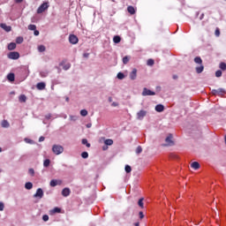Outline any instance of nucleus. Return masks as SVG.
I'll list each match as a JSON object with an SVG mask.
<instances>
[{"label": "nucleus", "instance_id": "7", "mask_svg": "<svg viewBox=\"0 0 226 226\" xmlns=\"http://www.w3.org/2000/svg\"><path fill=\"white\" fill-rule=\"evenodd\" d=\"M172 139V134H169L168 137L165 139L166 144L164 146H174V140Z\"/></svg>", "mask_w": 226, "mask_h": 226}, {"label": "nucleus", "instance_id": "18", "mask_svg": "<svg viewBox=\"0 0 226 226\" xmlns=\"http://www.w3.org/2000/svg\"><path fill=\"white\" fill-rule=\"evenodd\" d=\"M45 83L44 82H39L37 85H36V87L37 89H39V91H43V89H45Z\"/></svg>", "mask_w": 226, "mask_h": 226}, {"label": "nucleus", "instance_id": "5", "mask_svg": "<svg viewBox=\"0 0 226 226\" xmlns=\"http://www.w3.org/2000/svg\"><path fill=\"white\" fill-rule=\"evenodd\" d=\"M154 94H156V93H154V91H151L150 89L147 88H143V92H142V96H154Z\"/></svg>", "mask_w": 226, "mask_h": 226}, {"label": "nucleus", "instance_id": "47", "mask_svg": "<svg viewBox=\"0 0 226 226\" xmlns=\"http://www.w3.org/2000/svg\"><path fill=\"white\" fill-rule=\"evenodd\" d=\"M34 36H38L40 34V31L38 30H34Z\"/></svg>", "mask_w": 226, "mask_h": 226}, {"label": "nucleus", "instance_id": "49", "mask_svg": "<svg viewBox=\"0 0 226 226\" xmlns=\"http://www.w3.org/2000/svg\"><path fill=\"white\" fill-rule=\"evenodd\" d=\"M43 140H45V137L41 136V137L39 138V142H43Z\"/></svg>", "mask_w": 226, "mask_h": 226}, {"label": "nucleus", "instance_id": "4", "mask_svg": "<svg viewBox=\"0 0 226 226\" xmlns=\"http://www.w3.org/2000/svg\"><path fill=\"white\" fill-rule=\"evenodd\" d=\"M8 59L17 60L20 57V54L17 51H11L7 55Z\"/></svg>", "mask_w": 226, "mask_h": 226}, {"label": "nucleus", "instance_id": "16", "mask_svg": "<svg viewBox=\"0 0 226 226\" xmlns=\"http://www.w3.org/2000/svg\"><path fill=\"white\" fill-rule=\"evenodd\" d=\"M156 112H163L165 110V107L162 104H157L155 106Z\"/></svg>", "mask_w": 226, "mask_h": 226}, {"label": "nucleus", "instance_id": "26", "mask_svg": "<svg viewBox=\"0 0 226 226\" xmlns=\"http://www.w3.org/2000/svg\"><path fill=\"white\" fill-rule=\"evenodd\" d=\"M2 126H3V128H9L10 127V123H8L7 120H3L2 121Z\"/></svg>", "mask_w": 226, "mask_h": 226}, {"label": "nucleus", "instance_id": "14", "mask_svg": "<svg viewBox=\"0 0 226 226\" xmlns=\"http://www.w3.org/2000/svg\"><path fill=\"white\" fill-rule=\"evenodd\" d=\"M192 169H193L194 170H199V169H200V164L198 162H193L191 164Z\"/></svg>", "mask_w": 226, "mask_h": 226}, {"label": "nucleus", "instance_id": "57", "mask_svg": "<svg viewBox=\"0 0 226 226\" xmlns=\"http://www.w3.org/2000/svg\"><path fill=\"white\" fill-rule=\"evenodd\" d=\"M173 79L176 80V79H177V75H173Z\"/></svg>", "mask_w": 226, "mask_h": 226}, {"label": "nucleus", "instance_id": "58", "mask_svg": "<svg viewBox=\"0 0 226 226\" xmlns=\"http://www.w3.org/2000/svg\"><path fill=\"white\" fill-rule=\"evenodd\" d=\"M102 149L103 151H105L107 149V147H103Z\"/></svg>", "mask_w": 226, "mask_h": 226}, {"label": "nucleus", "instance_id": "11", "mask_svg": "<svg viewBox=\"0 0 226 226\" xmlns=\"http://www.w3.org/2000/svg\"><path fill=\"white\" fill-rule=\"evenodd\" d=\"M34 197H39V199H43V190L41 188L37 189L36 193Z\"/></svg>", "mask_w": 226, "mask_h": 226}, {"label": "nucleus", "instance_id": "13", "mask_svg": "<svg viewBox=\"0 0 226 226\" xmlns=\"http://www.w3.org/2000/svg\"><path fill=\"white\" fill-rule=\"evenodd\" d=\"M63 181L61 180H56V179H52L49 183L50 186H57V185H62Z\"/></svg>", "mask_w": 226, "mask_h": 226}, {"label": "nucleus", "instance_id": "35", "mask_svg": "<svg viewBox=\"0 0 226 226\" xmlns=\"http://www.w3.org/2000/svg\"><path fill=\"white\" fill-rule=\"evenodd\" d=\"M81 157L84 159L89 158V154L87 152H83L81 153Z\"/></svg>", "mask_w": 226, "mask_h": 226}, {"label": "nucleus", "instance_id": "27", "mask_svg": "<svg viewBox=\"0 0 226 226\" xmlns=\"http://www.w3.org/2000/svg\"><path fill=\"white\" fill-rule=\"evenodd\" d=\"M81 142H82L83 146H87V147H91V144L89 142H87V139H83Z\"/></svg>", "mask_w": 226, "mask_h": 226}, {"label": "nucleus", "instance_id": "48", "mask_svg": "<svg viewBox=\"0 0 226 226\" xmlns=\"http://www.w3.org/2000/svg\"><path fill=\"white\" fill-rule=\"evenodd\" d=\"M118 106H119V103H117V102L111 103V107H118Z\"/></svg>", "mask_w": 226, "mask_h": 226}, {"label": "nucleus", "instance_id": "20", "mask_svg": "<svg viewBox=\"0 0 226 226\" xmlns=\"http://www.w3.org/2000/svg\"><path fill=\"white\" fill-rule=\"evenodd\" d=\"M8 50H15L17 49V44L15 42H11L8 44Z\"/></svg>", "mask_w": 226, "mask_h": 226}, {"label": "nucleus", "instance_id": "30", "mask_svg": "<svg viewBox=\"0 0 226 226\" xmlns=\"http://www.w3.org/2000/svg\"><path fill=\"white\" fill-rule=\"evenodd\" d=\"M38 50H39V52H45V50H47V49L45 48L44 45H40V46H38Z\"/></svg>", "mask_w": 226, "mask_h": 226}, {"label": "nucleus", "instance_id": "55", "mask_svg": "<svg viewBox=\"0 0 226 226\" xmlns=\"http://www.w3.org/2000/svg\"><path fill=\"white\" fill-rule=\"evenodd\" d=\"M91 126H92L91 124H87V128H91Z\"/></svg>", "mask_w": 226, "mask_h": 226}, {"label": "nucleus", "instance_id": "37", "mask_svg": "<svg viewBox=\"0 0 226 226\" xmlns=\"http://www.w3.org/2000/svg\"><path fill=\"white\" fill-rule=\"evenodd\" d=\"M125 172H127V174L132 172V167L130 165H125Z\"/></svg>", "mask_w": 226, "mask_h": 226}, {"label": "nucleus", "instance_id": "33", "mask_svg": "<svg viewBox=\"0 0 226 226\" xmlns=\"http://www.w3.org/2000/svg\"><path fill=\"white\" fill-rule=\"evenodd\" d=\"M117 77L119 80H123V79H124V74L123 72H118Z\"/></svg>", "mask_w": 226, "mask_h": 226}, {"label": "nucleus", "instance_id": "34", "mask_svg": "<svg viewBox=\"0 0 226 226\" xmlns=\"http://www.w3.org/2000/svg\"><path fill=\"white\" fill-rule=\"evenodd\" d=\"M80 116H82L83 117H86V116H87V111L86 109H81Z\"/></svg>", "mask_w": 226, "mask_h": 226}, {"label": "nucleus", "instance_id": "23", "mask_svg": "<svg viewBox=\"0 0 226 226\" xmlns=\"http://www.w3.org/2000/svg\"><path fill=\"white\" fill-rule=\"evenodd\" d=\"M25 188H26V190H32V189H33V183H31V182L26 183V184H25Z\"/></svg>", "mask_w": 226, "mask_h": 226}, {"label": "nucleus", "instance_id": "52", "mask_svg": "<svg viewBox=\"0 0 226 226\" xmlns=\"http://www.w3.org/2000/svg\"><path fill=\"white\" fill-rule=\"evenodd\" d=\"M50 117H52V115L50 114L46 115V119H50Z\"/></svg>", "mask_w": 226, "mask_h": 226}, {"label": "nucleus", "instance_id": "59", "mask_svg": "<svg viewBox=\"0 0 226 226\" xmlns=\"http://www.w3.org/2000/svg\"><path fill=\"white\" fill-rule=\"evenodd\" d=\"M134 226H139V222H136V223L134 224Z\"/></svg>", "mask_w": 226, "mask_h": 226}, {"label": "nucleus", "instance_id": "56", "mask_svg": "<svg viewBox=\"0 0 226 226\" xmlns=\"http://www.w3.org/2000/svg\"><path fill=\"white\" fill-rule=\"evenodd\" d=\"M200 20H202V19H204V13L203 14H201V16H200Z\"/></svg>", "mask_w": 226, "mask_h": 226}, {"label": "nucleus", "instance_id": "10", "mask_svg": "<svg viewBox=\"0 0 226 226\" xmlns=\"http://www.w3.org/2000/svg\"><path fill=\"white\" fill-rule=\"evenodd\" d=\"M70 193H72V191L68 187L64 188L62 191L63 197H69Z\"/></svg>", "mask_w": 226, "mask_h": 226}, {"label": "nucleus", "instance_id": "32", "mask_svg": "<svg viewBox=\"0 0 226 226\" xmlns=\"http://www.w3.org/2000/svg\"><path fill=\"white\" fill-rule=\"evenodd\" d=\"M147 66H153L154 64V60L153 59H148L147 62Z\"/></svg>", "mask_w": 226, "mask_h": 226}, {"label": "nucleus", "instance_id": "29", "mask_svg": "<svg viewBox=\"0 0 226 226\" xmlns=\"http://www.w3.org/2000/svg\"><path fill=\"white\" fill-rule=\"evenodd\" d=\"M24 42V37H17L16 38V43L20 44Z\"/></svg>", "mask_w": 226, "mask_h": 226}, {"label": "nucleus", "instance_id": "24", "mask_svg": "<svg viewBox=\"0 0 226 226\" xmlns=\"http://www.w3.org/2000/svg\"><path fill=\"white\" fill-rule=\"evenodd\" d=\"M130 56H124L123 57V64H128V63H130Z\"/></svg>", "mask_w": 226, "mask_h": 226}, {"label": "nucleus", "instance_id": "3", "mask_svg": "<svg viewBox=\"0 0 226 226\" xmlns=\"http://www.w3.org/2000/svg\"><path fill=\"white\" fill-rule=\"evenodd\" d=\"M49 3L48 2H44L42 4H41L39 6V8L37 9V13H43V11H45L46 10H49Z\"/></svg>", "mask_w": 226, "mask_h": 226}, {"label": "nucleus", "instance_id": "9", "mask_svg": "<svg viewBox=\"0 0 226 226\" xmlns=\"http://www.w3.org/2000/svg\"><path fill=\"white\" fill-rule=\"evenodd\" d=\"M127 11H128V13H130V15H135V13H137V8H135L132 5H129L127 7Z\"/></svg>", "mask_w": 226, "mask_h": 226}, {"label": "nucleus", "instance_id": "22", "mask_svg": "<svg viewBox=\"0 0 226 226\" xmlns=\"http://www.w3.org/2000/svg\"><path fill=\"white\" fill-rule=\"evenodd\" d=\"M114 43H120L121 42V37L119 35H116L113 37Z\"/></svg>", "mask_w": 226, "mask_h": 226}, {"label": "nucleus", "instance_id": "54", "mask_svg": "<svg viewBox=\"0 0 226 226\" xmlns=\"http://www.w3.org/2000/svg\"><path fill=\"white\" fill-rule=\"evenodd\" d=\"M108 101L109 102V103H111V102H112V97H109Z\"/></svg>", "mask_w": 226, "mask_h": 226}, {"label": "nucleus", "instance_id": "21", "mask_svg": "<svg viewBox=\"0 0 226 226\" xmlns=\"http://www.w3.org/2000/svg\"><path fill=\"white\" fill-rule=\"evenodd\" d=\"M7 79L10 81V82H14L15 81V74L14 73H9L7 75Z\"/></svg>", "mask_w": 226, "mask_h": 226}, {"label": "nucleus", "instance_id": "39", "mask_svg": "<svg viewBox=\"0 0 226 226\" xmlns=\"http://www.w3.org/2000/svg\"><path fill=\"white\" fill-rule=\"evenodd\" d=\"M140 153H142V147L139 146V147L136 148V154H140Z\"/></svg>", "mask_w": 226, "mask_h": 226}, {"label": "nucleus", "instance_id": "60", "mask_svg": "<svg viewBox=\"0 0 226 226\" xmlns=\"http://www.w3.org/2000/svg\"><path fill=\"white\" fill-rule=\"evenodd\" d=\"M2 151H3V148L0 147V153H2Z\"/></svg>", "mask_w": 226, "mask_h": 226}, {"label": "nucleus", "instance_id": "61", "mask_svg": "<svg viewBox=\"0 0 226 226\" xmlns=\"http://www.w3.org/2000/svg\"><path fill=\"white\" fill-rule=\"evenodd\" d=\"M68 100H69V99H68V98H66V102H68Z\"/></svg>", "mask_w": 226, "mask_h": 226}, {"label": "nucleus", "instance_id": "12", "mask_svg": "<svg viewBox=\"0 0 226 226\" xmlns=\"http://www.w3.org/2000/svg\"><path fill=\"white\" fill-rule=\"evenodd\" d=\"M131 80H135L137 79V69H133L129 74Z\"/></svg>", "mask_w": 226, "mask_h": 226}, {"label": "nucleus", "instance_id": "53", "mask_svg": "<svg viewBox=\"0 0 226 226\" xmlns=\"http://www.w3.org/2000/svg\"><path fill=\"white\" fill-rule=\"evenodd\" d=\"M15 1V3H22L24 0H14Z\"/></svg>", "mask_w": 226, "mask_h": 226}, {"label": "nucleus", "instance_id": "51", "mask_svg": "<svg viewBox=\"0 0 226 226\" xmlns=\"http://www.w3.org/2000/svg\"><path fill=\"white\" fill-rule=\"evenodd\" d=\"M83 57H86V58L89 57V53H84Z\"/></svg>", "mask_w": 226, "mask_h": 226}, {"label": "nucleus", "instance_id": "15", "mask_svg": "<svg viewBox=\"0 0 226 226\" xmlns=\"http://www.w3.org/2000/svg\"><path fill=\"white\" fill-rule=\"evenodd\" d=\"M0 27H2V29H4V31H6V33H10V31H11V26H6V24H1Z\"/></svg>", "mask_w": 226, "mask_h": 226}, {"label": "nucleus", "instance_id": "2", "mask_svg": "<svg viewBox=\"0 0 226 226\" xmlns=\"http://www.w3.org/2000/svg\"><path fill=\"white\" fill-rule=\"evenodd\" d=\"M52 152L56 155L62 154V153L64 152V147H63L61 145H53Z\"/></svg>", "mask_w": 226, "mask_h": 226}, {"label": "nucleus", "instance_id": "31", "mask_svg": "<svg viewBox=\"0 0 226 226\" xmlns=\"http://www.w3.org/2000/svg\"><path fill=\"white\" fill-rule=\"evenodd\" d=\"M219 68H220L221 70H222V72H225V70H226V64L223 63V62H222V63L220 64V65H219Z\"/></svg>", "mask_w": 226, "mask_h": 226}, {"label": "nucleus", "instance_id": "1", "mask_svg": "<svg viewBox=\"0 0 226 226\" xmlns=\"http://www.w3.org/2000/svg\"><path fill=\"white\" fill-rule=\"evenodd\" d=\"M194 63H196V64H200V66L196 67V73H202L204 72V65H202V58H200V56H196L194 58Z\"/></svg>", "mask_w": 226, "mask_h": 226}, {"label": "nucleus", "instance_id": "36", "mask_svg": "<svg viewBox=\"0 0 226 226\" xmlns=\"http://www.w3.org/2000/svg\"><path fill=\"white\" fill-rule=\"evenodd\" d=\"M44 167H49L50 165V160L46 159L43 162Z\"/></svg>", "mask_w": 226, "mask_h": 226}, {"label": "nucleus", "instance_id": "8", "mask_svg": "<svg viewBox=\"0 0 226 226\" xmlns=\"http://www.w3.org/2000/svg\"><path fill=\"white\" fill-rule=\"evenodd\" d=\"M212 94H214L215 96H216V94H219V95L225 94V89L223 88L213 89Z\"/></svg>", "mask_w": 226, "mask_h": 226}, {"label": "nucleus", "instance_id": "17", "mask_svg": "<svg viewBox=\"0 0 226 226\" xmlns=\"http://www.w3.org/2000/svg\"><path fill=\"white\" fill-rule=\"evenodd\" d=\"M146 114H147L146 112V110H140L138 112L137 116H138V119H142L143 117H146Z\"/></svg>", "mask_w": 226, "mask_h": 226}, {"label": "nucleus", "instance_id": "45", "mask_svg": "<svg viewBox=\"0 0 226 226\" xmlns=\"http://www.w3.org/2000/svg\"><path fill=\"white\" fill-rule=\"evenodd\" d=\"M42 220H43V222H49V216L47 215H44L42 216Z\"/></svg>", "mask_w": 226, "mask_h": 226}, {"label": "nucleus", "instance_id": "46", "mask_svg": "<svg viewBox=\"0 0 226 226\" xmlns=\"http://www.w3.org/2000/svg\"><path fill=\"white\" fill-rule=\"evenodd\" d=\"M215 36H220V28H216L215 32Z\"/></svg>", "mask_w": 226, "mask_h": 226}, {"label": "nucleus", "instance_id": "40", "mask_svg": "<svg viewBox=\"0 0 226 226\" xmlns=\"http://www.w3.org/2000/svg\"><path fill=\"white\" fill-rule=\"evenodd\" d=\"M215 77L219 78V77H222V71L221 70H218L215 72Z\"/></svg>", "mask_w": 226, "mask_h": 226}, {"label": "nucleus", "instance_id": "28", "mask_svg": "<svg viewBox=\"0 0 226 226\" xmlns=\"http://www.w3.org/2000/svg\"><path fill=\"white\" fill-rule=\"evenodd\" d=\"M138 206H139V207H141V208L144 207V198H141L139 200Z\"/></svg>", "mask_w": 226, "mask_h": 226}, {"label": "nucleus", "instance_id": "50", "mask_svg": "<svg viewBox=\"0 0 226 226\" xmlns=\"http://www.w3.org/2000/svg\"><path fill=\"white\" fill-rule=\"evenodd\" d=\"M139 215L140 220H142V218H144V213L143 212H139Z\"/></svg>", "mask_w": 226, "mask_h": 226}, {"label": "nucleus", "instance_id": "6", "mask_svg": "<svg viewBox=\"0 0 226 226\" xmlns=\"http://www.w3.org/2000/svg\"><path fill=\"white\" fill-rule=\"evenodd\" d=\"M69 41L72 45H77V43H79V37H77V35H75V34H71L69 36Z\"/></svg>", "mask_w": 226, "mask_h": 226}, {"label": "nucleus", "instance_id": "43", "mask_svg": "<svg viewBox=\"0 0 226 226\" xmlns=\"http://www.w3.org/2000/svg\"><path fill=\"white\" fill-rule=\"evenodd\" d=\"M0 211H4V203L0 202Z\"/></svg>", "mask_w": 226, "mask_h": 226}, {"label": "nucleus", "instance_id": "19", "mask_svg": "<svg viewBox=\"0 0 226 226\" xmlns=\"http://www.w3.org/2000/svg\"><path fill=\"white\" fill-rule=\"evenodd\" d=\"M19 102H20V103H26V102H27V97L26 94L19 95Z\"/></svg>", "mask_w": 226, "mask_h": 226}, {"label": "nucleus", "instance_id": "42", "mask_svg": "<svg viewBox=\"0 0 226 226\" xmlns=\"http://www.w3.org/2000/svg\"><path fill=\"white\" fill-rule=\"evenodd\" d=\"M53 213H61V208L59 207H55L53 210H52Z\"/></svg>", "mask_w": 226, "mask_h": 226}, {"label": "nucleus", "instance_id": "41", "mask_svg": "<svg viewBox=\"0 0 226 226\" xmlns=\"http://www.w3.org/2000/svg\"><path fill=\"white\" fill-rule=\"evenodd\" d=\"M71 66H72V64H66L65 65H64V70H65V71L70 70Z\"/></svg>", "mask_w": 226, "mask_h": 226}, {"label": "nucleus", "instance_id": "25", "mask_svg": "<svg viewBox=\"0 0 226 226\" xmlns=\"http://www.w3.org/2000/svg\"><path fill=\"white\" fill-rule=\"evenodd\" d=\"M105 146H112V144H114V140H112L111 139H108L104 141Z\"/></svg>", "mask_w": 226, "mask_h": 226}, {"label": "nucleus", "instance_id": "44", "mask_svg": "<svg viewBox=\"0 0 226 226\" xmlns=\"http://www.w3.org/2000/svg\"><path fill=\"white\" fill-rule=\"evenodd\" d=\"M28 174H30V176H34V170L29 169Z\"/></svg>", "mask_w": 226, "mask_h": 226}, {"label": "nucleus", "instance_id": "38", "mask_svg": "<svg viewBox=\"0 0 226 226\" xmlns=\"http://www.w3.org/2000/svg\"><path fill=\"white\" fill-rule=\"evenodd\" d=\"M28 29H29L30 31H35V29H36V25H29V26H28Z\"/></svg>", "mask_w": 226, "mask_h": 226}]
</instances>
